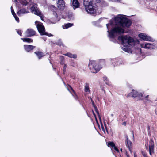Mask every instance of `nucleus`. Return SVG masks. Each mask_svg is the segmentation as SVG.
<instances>
[{"instance_id":"f257e3e1","label":"nucleus","mask_w":157,"mask_h":157,"mask_svg":"<svg viewBox=\"0 0 157 157\" xmlns=\"http://www.w3.org/2000/svg\"><path fill=\"white\" fill-rule=\"evenodd\" d=\"M115 21L116 25L112 28L110 32L108 31V36L110 38H114L116 35L124 33V30L121 26L128 27L132 23L130 20L126 18L125 16L121 15L116 17Z\"/></svg>"},{"instance_id":"f03ea898","label":"nucleus","mask_w":157,"mask_h":157,"mask_svg":"<svg viewBox=\"0 0 157 157\" xmlns=\"http://www.w3.org/2000/svg\"><path fill=\"white\" fill-rule=\"evenodd\" d=\"M105 62L104 59H101L99 61V65L97 66L96 62L95 61H90L89 67L90 69L91 70V72L93 73H95L99 71L102 66H105Z\"/></svg>"},{"instance_id":"7ed1b4c3","label":"nucleus","mask_w":157,"mask_h":157,"mask_svg":"<svg viewBox=\"0 0 157 157\" xmlns=\"http://www.w3.org/2000/svg\"><path fill=\"white\" fill-rule=\"evenodd\" d=\"M119 40L121 41L123 45H128L133 46L135 45V42L133 39L128 36H121L118 37Z\"/></svg>"},{"instance_id":"20e7f679","label":"nucleus","mask_w":157,"mask_h":157,"mask_svg":"<svg viewBox=\"0 0 157 157\" xmlns=\"http://www.w3.org/2000/svg\"><path fill=\"white\" fill-rule=\"evenodd\" d=\"M93 2L91 0H84L83 5L85 10L88 13H92L94 12V9L92 5Z\"/></svg>"},{"instance_id":"39448f33","label":"nucleus","mask_w":157,"mask_h":157,"mask_svg":"<svg viewBox=\"0 0 157 157\" xmlns=\"http://www.w3.org/2000/svg\"><path fill=\"white\" fill-rule=\"evenodd\" d=\"M36 26L39 32L41 35H47L48 36H52L51 33H48L45 32L44 27L42 24H37Z\"/></svg>"},{"instance_id":"423d86ee","label":"nucleus","mask_w":157,"mask_h":157,"mask_svg":"<svg viewBox=\"0 0 157 157\" xmlns=\"http://www.w3.org/2000/svg\"><path fill=\"white\" fill-rule=\"evenodd\" d=\"M142 94L141 93H139L137 91L133 90L130 93L127 95V96L132 97L133 98L138 97V99H140L142 97Z\"/></svg>"},{"instance_id":"0eeeda50","label":"nucleus","mask_w":157,"mask_h":157,"mask_svg":"<svg viewBox=\"0 0 157 157\" xmlns=\"http://www.w3.org/2000/svg\"><path fill=\"white\" fill-rule=\"evenodd\" d=\"M141 47L145 48L154 49L156 48L155 45L150 43H144L140 44Z\"/></svg>"},{"instance_id":"6e6552de","label":"nucleus","mask_w":157,"mask_h":157,"mask_svg":"<svg viewBox=\"0 0 157 157\" xmlns=\"http://www.w3.org/2000/svg\"><path fill=\"white\" fill-rule=\"evenodd\" d=\"M139 36L140 39L144 40L151 41L153 40L151 37L143 33L140 34L139 35Z\"/></svg>"},{"instance_id":"1a4fd4ad","label":"nucleus","mask_w":157,"mask_h":157,"mask_svg":"<svg viewBox=\"0 0 157 157\" xmlns=\"http://www.w3.org/2000/svg\"><path fill=\"white\" fill-rule=\"evenodd\" d=\"M35 34V31L31 29H28L25 32V35L28 37L33 36Z\"/></svg>"},{"instance_id":"9d476101","label":"nucleus","mask_w":157,"mask_h":157,"mask_svg":"<svg viewBox=\"0 0 157 157\" xmlns=\"http://www.w3.org/2000/svg\"><path fill=\"white\" fill-rule=\"evenodd\" d=\"M31 12L34 14L37 15L40 12L37 7V5L35 4L32 5L31 8Z\"/></svg>"},{"instance_id":"9b49d317","label":"nucleus","mask_w":157,"mask_h":157,"mask_svg":"<svg viewBox=\"0 0 157 157\" xmlns=\"http://www.w3.org/2000/svg\"><path fill=\"white\" fill-rule=\"evenodd\" d=\"M57 6L60 9L63 10L65 7L64 2L63 0H59L56 2Z\"/></svg>"},{"instance_id":"f8f14e48","label":"nucleus","mask_w":157,"mask_h":157,"mask_svg":"<svg viewBox=\"0 0 157 157\" xmlns=\"http://www.w3.org/2000/svg\"><path fill=\"white\" fill-rule=\"evenodd\" d=\"M111 63L113 67L118 65L120 64V63L119 62V59L118 58H115L111 59Z\"/></svg>"},{"instance_id":"ddd939ff","label":"nucleus","mask_w":157,"mask_h":157,"mask_svg":"<svg viewBox=\"0 0 157 157\" xmlns=\"http://www.w3.org/2000/svg\"><path fill=\"white\" fill-rule=\"evenodd\" d=\"M24 48L25 50L27 52H29L35 48V46L31 45H25Z\"/></svg>"},{"instance_id":"4468645a","label":"nucleus","mask_w":157,"mask_h":157,"mask_svg":"<svg viewBox=\"0 0 157 157\" xmlns=\"http://www.w3.org/2000/svg\"><path fill=\"white\" fill-rule=\"evenodd\" d=\"M154 147L153 143L152 142H151L149 146V152L151 155H152V152H154Z\"/></svg>"},{"instance_id":"2eb2a0df","label":"nucleus","mask_w":157,"mask_h":157,"mask_svg":"<svg viewBox=\"0 0 157 157\" xmlns=\"http://www.w3.org/2000/svg\"><path fill=\"white\" fill-rule=\"evenodd\" d=\"M29 13V11L25 9L22 8L18 11L17 14L19 15L21 14H26Z\"/></svg>"},{"instance_id":"dca6fc26","label":"nucleus","mask_w":157,"mask_h":157,"mask_svg":"<svg viewBox=\"0 0 157 157\" xmlns=\"http://www.w3.org/2000/svg\"><path fill=\"white\" fill-rule=\"evenodd\" d=\"M72 4L73 7L75 8L79 6V3L78 0H72Z\"/></svg>"},{"instance_id":"f3484780","label":"nucleus","mask_w":157,"mask_h":157,"mask_svg":"<svg viewBox=\"0 0 157 157\" xmlns=\"http://www.w3.org/2000/svg\"><path fill=\"white\" fill-rule=\"evenodd\" d=\"M49 9L52 11L53 12V14L56 17H57L56 13V11L57 10V8L53 5H52L49 6Z\"/></svg>"},{"instance_id":"a211bd4d","label":"nucleus","mask_w":157,"mask_h":157,"mask_svg":"<svg viewBox=\"0 0 157 157\" xmlns=\"http://www.w3.org/2000/svg\"><path fill=\"white\" fill-rule=\"evenodd\" d=\"M64 55L66 56H67L69 57L73 58L74 59H75L77 57V56L76 55L72 54L69 52L67 53L64 54Z\"/></svg>"},{"instance_id":"6ab92c4d","label":"nucleus","mask_w":157,"mask_h":157,"mask_svg":"<svg viewBox=\"0 0 157 157\" xmlns=\"http://www.w3.org/2000/svg\"><path fill=\"white\" fill-rule=\"evenodd\" d=\"M126 144V146L128 148L129 150L131 151V146L132 143L129 140H127L126 141H125Z\"/></svg>"},{"instance_id":"aec40b11","label":"nucleus","mask_w":157,"mask_h":157,"mask_svg":"<svg viewBox=\"0 0 157 157\" xmlns=\"http://www.w3.org/2000/svg\"><path fill=\"white\" fill-rule=\"evenodd\" d=\"M35 53L36 54L39 59L44 56L43 53L40 51L36 52Z\"/></svg>"},{"instance_id":"412c9836","label":"nucleus","mask_w":157,"mask_h":157,"mask_svg":"<svg viewBox=\"0 0 157 157\" xmlns=\"http://www.w3.org/2000/svg\"><path fill=\"white\" fill-rule=\"evenodd\" d=\"M73 25V24L68 23L67 24H65L64 26H63V27L64 29H67L69 27L72 26Z\"/></svg>"},{"instance_id":"4be33fe9","label":"nucleus","mask_w":157,"mask_h":157,"mask_svg":"<svg viewBox=\"0 0 157 157\" xmlns=\"http://www.w3.org/2000/svg\"><path fill=\"white\" fill-rule=\"evenodd\" d=\"M21 39L23 40L24 42H27L28 43H31L33 42V40L31 38H21Z\"/></svg>"},{"instance_id":"5701e85b","label":"nucleus","mask_w":157,"mask_h":157,"mask_svg":"<svg viewBox=\"0 0 157 157\" xmlns=\"http://www.w3.org/2000/svg\"><path fill=\"white\" fill-rule=\"evenodd\" d=\"M18 1L23 5L26 6L28 4L27 0H18Z\"/></svg>"},{"instance_id":"b1692460","label":"nucleus","mask_w":157,"mask_h":157,"mask_svg":"<svg viewBox=\"0 0 157 157\" xmlns=\"http://www.w3.org/2000/svg\"><path fill=\"white\" fill-rule=\"evenodd\" d=\"M84 90L85 92L90 93V91L89 89V84L87 83H86L85 84Z\"/></svg>"},{"instance_id":"393cba45","label":"nucleus","mask_w":157,"mask_h":157,"mask_svg":"<svg viewBox=\"0 0 157 157\" xmlns=\"http://www.w3.org/2000/svg\"><path fill=\"white\" fill-rule=\"evenodd\" d=\"M69 86L70 88H71V89L72 90V91H73V93H74V94H75V96L73 95L74 96V98L76 100L78 99V97L77 96V95L76 94V93L75 92V91L73 89L72 87L70 86L69 85Z\"/></svg>"},{"instance_id":"a878e982","label":"nucleus","mask_w":157,"mask_h":157,"mask_svg":"<svg viewBox=\"0 0 157 157\" xmlns=\"http://www.w3.org/2000/svg\"><path fill=\"white\" fill-rule=\"evenodd\" d=\"M108 146L109 147H111L113 148L115 146L114 143L112 142L108 143Z\"/></svg>"},{"instance_id":"bb28decb","label":"nucleus","mask_w":157,"mask_h":157,"mask_svg":"<svg viewBox=\"0 0 157 157\" xmlns=\"http://www.w3.org/2000/svg\"><path fill=\"white\" fill-rule=\"evenodd\" d=\"M94 109H95V112H96V113H97V114L98 116H99V119H100V120H101V117H100V115H99V112H98V109H97V106H94Z\"/></svg>"},{"instance_id":"cd10ccee","label":"nucleus","mask_w":157,"mask_h":157,"mask_svg":"<svg viewBox=\"0 0 157 157\" xmlns=\"http://www.w3.org/2000/svg\"><path fill=\"white\" fill-rule=\"evenodd\" d=\"M94 109H95V112H96V113H97V114L98 116H99V119H100V120H101V117H100V115H99V112H98V109H97V106H94Z\"/></svg>"},{"instance_id":"c85d7f7f","label":"nucleus","mask_w":157,"mask_h":157,"mask_svg":"<svg viewBox=\"0 0 157 157\" xmlns=\"http://www.w3.org/2000/svg\"><path fill=\"white\" fill-rule=\"evenodd\" d=\"M125 46V45H124V46L122 47V50H123L125 52H128V49Z\"/></svg>"},{"instance_id":"c756f323","label":"nucleus","mask_w":157,"mask_h":157,"mask_svg":"<svg viewBox=\"0 0 157 157\" xmlns=\"http://www.w3.org/2000/svg\"><path fill=\"white\" fill-rule=\"evenodd\" d=\"M37 15L39 16L40 17L41 19L42 20H43V16L41 12L37 14Z\"/></svg>"},{"instance_id":"7c9ffc66","label":"nucleus","mask_w":157,"mask_h":157,"mask_svg":"<svg viewBox=\"0 0 157 157\" xmlns=\"http://www.w3.org/2000/svg\"><path fill=\"white\" fill-rule=\"evenodd\" d=\"M13 16H14V18H15L16 20L17 21V22H19V18L16 16V14L14 15H13Z\"/></svg>"},{"instance_id":"2f4dec72","label":"nucleus","mask_w":157,"mask_h":157,"mask_svg":"<svg viewBox=\"0 0 157 157\" xmlns=\"http://www.w3.org/2000/svg\"><path fill=\"white\" fill-rule=\"evenodd\" d=\"M67 67V65L65 64H64L63 68V73L64 74L65 73V72H66V68Z\"/></svg>"},{"instance_id":"473e14b6","label":"nucleus","mask_w":157,"mask_h":157,"mask_svg":"<svg viewBox=\"0 0 157 157\" xmlns=\"http://www.w3.org/2000/svg\"><path fill=\"white\" fill-rule=\"evenodd\" d=\"M17 33L19 35L21 36H22V32L21 30H17Z\"/></svg>"},{"instance_id":"72a5a7b5","label":"nucleus","mask_w":157,"mask_h":157,"mask_svg":"<svg viewBox=\"0 0 157 157\" xmlns=\"http://www.w3.org/2000/svg\"><path fill=\"white\" fill-rule=\"evenodd\" d=\"M11 10L12 14V15H14L15 14V13L14 12V10L13 9V7L12 6H11Z\"/></svg>"},{"instance_id":"f704fd0d","label":"nucleus","mask_w":157,"mask_h":157,"mask_svg":"<svg viewBox=\"0 0 157 157\" xmlns=\"http://www.w3.org/2000/svg\"><path fill=\"white\" fill-rule=\"evenodd\" d=\"M56 44L57 45H59V46H63V44L62 43V42H61V41H59V42L56 43Z\"/></svg>"},{"instance_id":"c9c22d12","label":"nucleus","mask_w":157,"mask_h":157,"mask_svg":"<svg viewBox=\"0 0 157 157\" xmlns=\"http://www.w3.org/2000/svg\"><path fill=\"white\" fill-rule=\"evenodd\" d=\"M141 153H142V155H143V156L144 157H145L147 155V154L144 151H141Z\"/></svg>"},{"instance_id":"e433bc0d","label":"nucleus","mask_w":157,"mask_h":157,"mask_svg":"<svg viewBox=\"0 0 157 157\" xmlns=\"http://www.w3.org/2000/svg\"><path fill=\"white\" fill-rule=\"evenodd\" d=\"M113 25V23L111 22V21H110V23L109 24H107L106 25V26L107 27V28H108V26L109 25Z\"/></svg>"},{"instance_id":"4c0bfd02","label":"nucleus","mask_w":157,"mask_h":157,"mask_svg":"<svg viewBox=\"0 0 157 157\" xmlns=\"http://www.w3.org/2000/svg\"><path fill=\"white\" fill-rule=\"evenodd\" d=\"M92 103V105L93 106V107L94 106H96L95 105V104H94V101H93V100L92 99H91V100Z\"/></svg>"},{"instance_id":"58836bf2","label":"nucleus","mask_w":157,"mask_h":157,"mask_svg":"<svg viewBox=\"0 0 157 157\" xmlns=\"http://www.w3.org/2000/svg\"><path fill=\"white\" fill-rule=\"evenodd\" d=\"M61 59H62V61L60 63L61 64H63L64 63V62L63 61V60L64 59V58L63 56H62L61 57Z\"/></svg>"},{"instance_id":"ea45409f","label":"nucleus","mask_w":157,"mask_h":157,"mask_svg":"<svg viewBox=\"0 0 157 157\" xmlns=\"http://www.w3.org/2000/svg\"><path fill=\"white\" fill-rule=\"evenodd\" d=\"M125 139H125V141H126V140H129L128 139V136H127V135H125Z\"/></svg>"},{"instance_id":"a19ab883","label":"nucleus","mask_w":157,"mask_h":157,"mask_svg":"<svg viewBox=\"0 0 157 157\" xmlns=\"http://www.w3.org/2000/svg\"><path fill=\"white\" fill-rule=\"evenodd\" d=\"M113 148H114V149L117 151V152H119V151L118 150V149L117 148V147H116V146H115Z\"/></svg>"},{"instance_id":"79ce46f5","label":"nucleus","mask_w":157,"mask_h":157,"mask_svg":"<svg viewBox=\"0 0 157 157\" xmlns=\"http://www.w3.org/2000/svg\"><path fill=\"white\" fill-rule=\"evenodd\" d=\"M126 124V123L125 122H123L122 123V124L124 126H125Z\"/></svg>"},{"instance_id":"37998d69","label":"nucleus","mask_w":157,"mask_h":157,"mask_svg":"<svg viewBox=\"0 0 157 157\" xmlns=\"http://www.w3.org/2000/svg\"><path fill=\"white\" fill-rule=\"evenodd\" d=\"M132 136H132L133 139V140H134V133H133V132L132 133Z\"/></svg>"},{"instance_id":"c03bdc74","label":"nucleus","mask_w":157,"mask_h":157,"mask_svg":"<svg viewBox=\"0 0 157 157\" xmlns=\"http://www.w3.org/2000/svg\"><path fill=\"white\" fill-rule=\"evenodd\" d=\"M98 2H101V0H95Z\"/></svg>"},{"instance_id":"a18cd8bd","label":"nucleus","mask_w":157,"mask_h":157,"mask_svg":"<svg viewBox=\"0 0 157 157\" xmlns=\"http://www.w3.org/2000/svg\"><path fill=\"white\" fill-rule=\"evenodd\" d=\"M92 112H93V115H94V116L95 117L96 116V115L95 114L94 112L93 111H92Z\"/></svg>"},{"instance_id":"49530a36","label":"nucleus","mask_w":157,"mask_h":157,"mask_svg":"<svg viewBox=\"0 0 157 157\" xmlns=\"http://www.w3.org/2000/svg\"><path fill=\"white\" fill-rule=\"evenodd\" d=\"M155 112L156 114L157 115V110L156 109L155 110Z\"/></svg>"},{"instance_id":"de8ad7c7","label":"nucleus","mask_w":157,"mask_h":157,"mask_svg":"<svg viewBox=\"0 0 157 157\" xmlns=\"http://www.w3.org/2000/svg\"><path fill=\"white\" fill-rule=\"evenodd\" d=\"M14 2H17V0H14Z\"/></svg>"},{"instance_id":"09e8293b","label":"nucleus","mask_w":157,"mask_h":157,"mask_svg":"<svg viewBox=\"0 0 157 157\" xmlns=\"http://www.w3.org/2000/svg\"><path fill=\"white\" fill-rule=\"evenodd\" d=\"M148 95H147V96H146V98H148Z\"/></svg>"},{"instance_id":"8fccbe9b","label":"nucleus","mask_w":157,"mask_h":157,"mask_svg":"<svg viewBox=\"0 0 157 157\" xmlns=\"http://www.w3.org/2000/svg\"><path fill=\"white\" fill-rule=\"evenodd\" d=\"M121 151H122V149L121 148Z\"/></svg>"},{"instance_id":"3c124183","label":"nucleus","mask_w":157,"mask_h":157,"mask_svg":"<svg viewBox=\"0 0 157 157\" xmlns=\"http://www.w3.org/2000/svg\"><path fill=\"white\" fill-rule=\"evenodd\" d=\"M37 22H38L37 21H36L35 22V23H36Z\"/></svg>"},{"instance_id":"603ef678","label":"nucleus","mask_w":157,"mask_h":157,"mask_svg":"<svg viewBox=\"0 0 157 157\" xmlns=\"http://www.w3.org/2000/svg\"><path fill=\"white\" fill-rule=\"evenodd\" d=\"M90 99L91 100V99H92V98H91V97H90Z\"/></svg>"},{"instance_id":"864d4df0","label":"nucleus","mask_w":157,"mask_h":157,"mask_svg":"<svg viewBox=\"0 0 157 157\" xmlns=\"http://www.w3.org/2000/svg\"><path fill=\"white\" fill-rule=\"evenodd\" d=\"M146 149H147V147H146Z\"/></svg>"},{"instance_id":"5fc2aeb1","label":"nucleus","mask_w":157,"mask_h":157,"mask_svg":"<svg viewBox=\"0 0 157 157\" xmlns=\"http://www.w3.org/2000/svg\"><path fill=\"white\" fill-rule=\"evenodd\" d=\"M67 89H68V90L69 91H70L69 90V89H68V88Z\"/></svg>"},{"instance_id":"6e6d98bb","label":"nucleus","mask_w":157,"mask_h":157,"mask_svg":"<svg viewBox=\"0 0 157 157\" xmlns=\"http://www.w3.org/2000/svg\"><path fill=\"white\" fill-rule=\"evenodd\" d=\"M148 157L147 156H145V157Z\"/></svg>"}]
</instances>
